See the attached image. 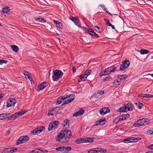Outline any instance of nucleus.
<instances>
[{
  "instance_id": "nucleus-1",
  "label": "nucleus",
  "mask_w": 153,
  "mask_h": 153,
  "mask_svg": "<svg viewBox=\"0 0 153 153\" xmlns=\"http://www.w3.org/2000/svg\"><path fill=\"white\" fill-rule=\"evenodd\" d=\"M72 136L70 130L68 129L62 130L56 138V140L60 142H68Z\"/></svg>"
},
{
  "instance_id": "nucleus-2",
  "label": "nucleus",
  "mask_w": 153,
  "mask_h": 153,
  "mask_svg": "<svg viewBox=\"0 0 153 153\" xmlns=\"http://www.w3.org/2000/svg\"><path fill=\"white\" fill-rule=\"evenodd\" d=\"M149 123V121L147 119L143 118L140 119L135 122L133 124L134 127H138L140 126L147 125Z\"/></svg>"
},
{
  "instance_id": "nucleus-3",
  "label": "nucleus",
  "mask_w": 153,
  "mask_h": 153,
  "mask_svg": "<svg viewBox=\"0 0 153 153\" xmlns=\"http://www.w3.org/2000/svg\"><path fill=\"white\" fill-rule=\"evenodd\" d=\"M63 73L60 70H56L53 74L52 78L53 81H57L62 77Z\"/></svg>"
},
{
  "instance_id": "nucleus-4",
  "label": "nucleus",
  "mask_w": 153,
  "mask_h": 153,
  "mask_svg": "<svg viewBox=\"0 0 153 153\" xmlns=\"http://www.w3.org/2000/svg\"><path fill=\"white\" fill-rule=\"evenodd\" d=\"M116 69V67L114 66H111L107 68L103 72H101L100 74V76H102L106 75L109 74L111 73L114 71Z\"/></svg>"
},
{
  "instance_id": "nucleus-5",
  "label": "nucleus",
  "mask_w": 153,
  "mask_h": 153,
  "mask_svg": "<svg viewBox=\"0 0 153 153\" xmlns=\"http://www.w3.org/2000/svg\"><path fill=\"white\" fill-rule=\"evenodd\" d=\"M25 112L26 111H22L20 112H17L15 114L10 116L8 117V118L10 120H11V119L14 120L19 117L21 116L22 114H24Z\"/></svg>"
},
{
  "instance_id": "nucleus-6",
  "label": "nucleus",
  "mask_w": 153,
  "mask_h": 153,
  "mask_svg": "<svg viewBox=\"0 0 153 153\" xmlns=\"http://www.w3.org/2000/svg\"><path fill=\"white\" fill-rule=\"evenodd\" d=\"M29 138L27 135L22 136L18 140L16 144L18 145L20 144L25 143L28 140Z\"/></svg>"
},
{
  "instance_id": "nucleus-7",
  "label": "nucleus",
  "mask_w": 153,
  "mask_h": 153,
  "mask_svg": "<svg viewBox=\"0 0 153 153\" xmlns=\"http://www.w3.org/2000/svg\"><path fill=\"white\" fill-rule=\"evenodd\" d=\"M81 28L85 31L87 33L90 34L91 36H95L97 37H98L97 34L91 28H87L85 27H81Z\"/></svg>"
},
{
  "instance_id": "nucleus-8",
  "label": "nucleus",
  "mask_w": 153,
  "mask_h": 153,
  "mask_svg": "<svg viewBox=\"0 0 153 153\" xmlns=\"http://www.w3.org/2000/svg\"><path fill=\"white\" fill-rule=\"evenodd\" d=\"M45 129V127L41 126L38 127L34 129L31 132V133L33 134L36 135L39 134L40 132L44 131Z\"/></svg>"
},
{
  "instance_id": "nucleus-9",
  "label": "nucleus",
  "mask_w": 153,
  "mask_h": 153,
  "mask_svg": "<svg viewBox=\"0 0 153 153\" xmlns=\"http://www.w3.org/2000/svg\"><path fill=\"white\" fill-rule=\"evenodd\" d=\"M59 122L58 121H54L51 122L49 124L48 127V130L51 131L54 129L59 124Z\"/></svg>"
},
{
  "instance_id": "nucleus-10",
  "label": "nucleus",
  "mask_w": 153,
  "mask_h": 153,
  "mask_svg": "<svg viewBox=\"0 0 153 153\" xmlns=\"http://www.w3.org/2000/svg\"><path fill=\"white\" fill-rule=\"evenodd\" d=\"M130 65L129 60H125L121 65L120 67V70L121 71L128 68Z\"/></svg>"
},
{
  "instance_id": "nucleus-11",
  "label": "nucleus",
  "mask_w": 153,
  "mask_h": 153,
  "mask_svg": "<svg viewBox=\"0 0 153 153\" xmlns=\"http://www.w3.org/2000/svg\"><path fill=\"white\" fill-rule=\"evenodd\" d=\"M71 150V148L69 146H62L60 147L56 148V150L58 151H60L64 152L66 151H70Z\"/></svg>"
},
{
  "instance_id": "nucleus-12",
  "label": "nucleus",
  "mask_w": 153,
  "mask_h": 153,
  "mask_svg": "<svg viewBox=\"0 0 153 153\" xmlns=\"http://www.w3.org/2000/svg\"><path fill=\"white\" fill-rule=\"evenodd\" d=\"M16 100L14 98H9L7 102V106L10 107L14 105L16 103Z\"/></svg>"
},
{
  "instance_id": "nucleus-13",
  "label": "nucleus",
  "mask_w": 153,
  "mask_h": 153,
  "mask_svg": "<svg viewBox=\"0 0 153 153\" xmlns=\"http://www.w3.org/2000/svg\"><path fill=\"white\" fill-rule=\"evenodd\" d=\"M75 98V95L74 94H71L69 96H68L67 100L65 101L63 104H68L69 102L73 101Z\"/></svg>"
},
{
  "instance_id": "nucleus-14",
  "label": "nucleus",
  "mask_w": 153,
  "mask_h": 153,
  "mask_svg": "<svg viewBox=\"0 0 153 153\" xmlns=\"http://www.w3.org/2000/svg\"><path fill=\"white\" fill-rule=\"evenodd\" d=\"M48 85V83L45 82H43L41 85H39L37 87V91H39L40 90L43 89Z\"/></svg>"
},
{
  "instance_id": "nucleus-15",
  "label": "nucleus",
  "mask_w": 153,
  "mask_h": 153,
  "mask_svg": "<svg viewBox=\"0 0 153 153\" xmlns=\"http://www.w3.org/2000/svg\"><path fill=\"white\" fill-rule=\"evenodd\" d=\"M109 111V110L107 108L104 107L100 109V113L101 115H103Z\"/></svg>"
},
{
  "instance_id": "nucleus-16",
  "label": "nucleus",
  "mask_w": 153,
  "mask_h": 153,
  "mask_svg": "<svg viewBox=\"0 0 153 153\" xmlns=\"http://www.w3.org/2000/svg\"><path fill=\"white\" fill-rule=\"evenodd\" d=\"M84 110L83 109L80 108L73 114V116L78 117L80 116L82 114L84 113Z\"/></svg>"
},
{
  "instance_id": "nucleus-17",
  "label": "nucleus",
  "mask_w": 153,
  "mask_h": 153,
  "mask_svg": "<svg viewBox=\"0 0 153 153\" xmlns=\"http://www.w3.org/2000/svg\"><path fill=\"white\" fill-rule=\"evenodd\" d=\"M127 78L126 75H120L116 77V79L118 81H120V82L121 83L123 81Z\"/></svg>"
},
{
  "instance_id": "nucleus-18",
  "label": "nucleus",
  "mask_w": 153,
  "mask_h": 153,
  "mask_svg": "<svg viewBox=\"0 0 153 153\" xmlns=\"http://www.w3.org/2000/svg\"><path fill=\"white\" fill-rule=\"evenodd\" d=\"M125 106L127 109V111H131L133 109V106L130 103H128L124 104Z\"/></svg>"
},
{
  "instance_id": "nucleus-19",
  "label": "nucleus",
  "mask_w": 153,
  "mask_h": 153,
  "mask_svg": "<svg viewBox=\"0 0 153 153\" xmlns=\"http://www.w3.org/2000/svg\"><path fill=\"white\" fill-rule=\"evenodd\" d=\"M94 137H86L85 138V143H92L94 140Z\"/></svg>"
},
{
  "instance_id": "nucleus-20",
  "label": "nucleus",
  "mask_w": 153,
  "mask_h": 153,
  "mask_svg": "<svg viewBox=\"0 0 153 153\" xmlns=\"http://www.w3.org/2000/svg\"><path fill=\"white\" fill-rule=\"evenodd\" d=\"M9 11V7H5L3 8L2 11L1 12V14L4 16H6V15H4V14L7 13V14Z\"/></svg>"
},
{
  "instance_id": "nucleus-21",
  "label": "nucleus",
  "mask_w": 153,
  "mask_h": 153,
  "mask_svg": "<svg viewBox=\"0 0 153 153\" xmlns=\"http://www.w3.org/2000/svg\"><path fill=\"white\" fill-rule=\"evenodd\" d=\"M55 114L54 108L53 107L51 109L49 110L48 115V116H53Z\"/></svg>"
},
{
  "instance_id": "nucleus-22",
  "label": "nucleus",
  "mask_w": 153,
  "mask_h": 153,
  "mask_svg": "<svg viewBox=\"0 0 153 153\" xmlns=\"http://www.w3.org/2000/svg\"><path fill=\"white\" fill-rule=\"evenodd\" d=\"M23 73L26 78H28L30 81L32 80V78L30 76L29 73L26 71H24L23 72Z\"/></svg>"
},
{
  "instance_id": "nucleus-23",
  "label": "nucleus",
  "mask_w": 153,
  "mask_h": 153,
  "mask_svg": "<svg viewBox=\"0 0 153 153\" xmlns=\"http://www.w3.org/2000/svg\"><path fill=\"white\" fill-rule=\"evenodd\" d=\"M9 114L7 113H2L0 114V120H3L6 117H8Z\"/></svg>"
},
{
  "instance_id": "nucleus-24",
  "label": "nucleus",
  "mask_w": 153,
  "mask_h": 153,
  "mask_svg": "<svg viewBox=\"0 0 153 153\" xmlns=\"http://www.w3.org/2000/svg\"><path fill=\"white\" fill-rule=\"evenodd\" d=\"M105 123V120L100 119L99 120L98 122H96V126L98 125L99 124L100 125H102Z\"/></svg>"
},
{
  "instance_id": "nucleus-25",
  "label": "nucleus",
  "mask_w": 153,
  "mask_h": 153,
  "mask_svg": "<svg viewBox=\"0 0 153 153\" xmlns=\"http://www.w3.org/2000/svg\"><path fill=\"white\" fill-rule=\"evenodd\" d=\"M97 153H104L106 151V149H104L101 148H97Z\"/></svg>"
},
{
  "instance_id": "nucleus-26",
  "label": "nucleus",
  "mask_w": 153,
  "mask_h": 153,
  "mask_svg": "<svg viewBox=\"0 0 153 153\" xmlns=\"http://www.w3.org/2000/svg\"><path fill=\"white\" fill-rule=\"evenodd\" d=\"M74 22L78 27H80L81 28V24L79 21V19L78 18H76V19L74 20Z\"/></svg>"
},
{
  "instance_id": "nucleus-27",
  "label": "nucleus",
  "mask_w": 153,
  "mask_h": 153,
  "mask_svg": "<svg viewBox=\"0 0 153 153\" xmlns=\"http://www.w3.org/2000/svg\"><path fill=\"white\" fill-rule=\"evenodd\" d=\"M75 142L77 144L85 143V138L77 139L75 141Z\"/></svg>"
},
{
  "instance_id": "nucleus-28",
  "label": "nucleus",
  "mask_w": 153,
  "mask_h": 153,
  "mask_svg": "<svg viewBox=\"0 0 153 153\" xmlns=\"http://www.w3.org/2000/svg\"><path fill=\"white\" fill-rule=\"evenodd\" d=\"M115 119L116 120H117V122H119L123 120H126V118L125 116H124L123 115L118 117L117 118H116Z\"/></svg>"
},
{
  "instance_id": "nucleus-29",
  "label": "nucleus",
  "mask_w": 153,
  "mask_h": 153,
  "mask_svg": "<svg viewBox=\"0 0 153 153\" xmlns=\"http://www.w3.org/2000/svg\"><path fill=\"white\" fill-rule=\"evenodd\" d=\"M11 47L13 50L16 53L19 50L18 47L15 45H11Z\"/></svg>"
},
{
  "instance_id": "nucleus-30",
  "label": "nucleus",
  "mask_w": 153,
  "mask_h": 153,
  "mask_svg": "<svg viewBox=\"0 0 153 153\" xmlns=\"http://www.w3.org/2000/svg\"><path fill=\"white\" fill-rule=\"evenodd\" d=\"M134 104L136 105L139 109L142 108V107L143 106V104L141 103L139 101H137L134 103Z\"/></svg>"
},
{
  "instance_id": "nucleus-31",
  "label": "nucleus",
  "mask_w": 153,
  "mask_h": 153,
  "mask_svg": "<svg viewBox=\"0 0 153 153\" xmlns=\"http://www.w3.org/2000/svg\"><path fill=\"white\" fill-rule=\"evenodd\" d=\"M101 7H102V8L103 10V11L107 13L110 15L111 16H112V15L111 13H110L107 10V9L106 8L105 6L104 5H100Z\"/></svg>"
},
{
  "instance_id": "nucleus-32",
  "label": "nucleus",
  "mask_w": 153,
  "mask_h": 153,
  "mask_svg": "<svg viewBox=\"0 0 153 153\" xmlns=\"http://www.w3.org/2000/svg\"><path fill=\"white\" fill-rule=\"evenodd\" d=\"M85 75L84 74L80 75L79 77L80 80H79L78 81L80 82L81 81H84L85 80V79L87 77H85Z\"/></svg>"
},
{
  "instance_id": "nucleus-33",
  "label": "nucleus",
  "mask_w": 153,
  "mask_h": 153,
  "mask_svg": "<svg viewBox=\"0 0 153 153\" xmlns=\"http://www.w3.org/2000/svg\"><path fill=\"white\" fill-rule=\"evenodd\" d=\"M10 151L11 153H13L14 152H16L17 151V149L16 147H11L9 148L8 149H7Z\"/></svg>"
},
{
  "instance_id": "nucleus-34",
  "label": "nucleus",
  "mask_w": 153,
  "mask_h": 153,
  "mask_svg": "<svg viewBox=\"0 0 153 153\" xmlns=\"http://www.w3.org/2000/svg\"><path fill=\"white\" fill-rule=\"evenodd\" d=\"M32 153H42V150L39 149H36L34 150H32L31 151Z\"/></svg>"
},
{
  "instance_id": "nucleus-35",
  "label": "nucleus",
  "mask_w": 153,
  "mask_h": 153,
  "mask_svg": "<svg viewBox=\"0 0 153 153\" xmlns=\"http://www.w3.org/2000/svg\"><path fill=\"white\" fill-rule=\"evenodd\" d=\"M119 111L121 112H125L128 111L127 109H126V107L125 106V105H124V106L121 107L119 109Z\"/></svg>"
},
{
  "instance_id": "nucleus-36",
  "label": "nucleus",
  "mask_w": 153,
  "mask_h": 153,
  "mask_svg": "<svg viewBox=\"0 0 153 153\" xmlns=\"http://www.w3.org/2000/svg\"><path fill=\"white\" fill-rule=\"evenodd\" d=\"M140 53L141 54H146L148 53L149 51L146 49H142L140 51Z\"/></svg>"
},
{
  "instance_id": "nucleus-37",
  "label": "nucleus",
  "mask_w": 153,
  "mask_h": 153,
  "mask_svg": "<svg viewBox=\"0 0 153 153\" xmlns=\"http://www.w3.org/2000/svg\"><path fill=\"white\" fill-rule=\"evenodd\" d=\"M97 148L91 149L88 152V153H97Z\"/></svg>"
},
{
  "instance_id": "nucleus-38",
  "label": "nucleus",
  "mask_w": 153,
  "mask_h": 153,
  "mask_svg": "<svg viewBox=\"0 0 153 153\" xmlns=\"http://www.w3.org/2000/svg\"><path fill=\"white\" fill-rule=\"evenodd\" d=\"M131 137L129 138L125 139L123 140V142L126 143H131L132 141H131Z\"/></svg>"
},
{
  "instance_id": "nucleus-39",
  "label": "nucleus",
  "mask_w": 153,
  "mask_h": 153,
  "mask_svg": "<svg viewBox=\"0 0 153 153\" xmlns=\"http://www.w3.org/2000/svg\"><path fill=\"white\" fill-rule=\"evenodd\" d=\"M64 101V99L60 97L57 100L56 104H59Z\"/></svg>"
},
{
  "instance_id": "nucleus-40",
  "label": "nucleus",
  "mask_w": 153,
  "mask_h": 153,
  "mask_svg": "<svg viewBox=\"0 0 153 153\" xmlns=\"http://www.w3.org/2000/svg\"><path fill=\"white\" fill-rule=\"evenodd\" d=\"M149 94H140L138 95V97H146V98H149Z\"/></svg>"
},
{
  "instance_id": "nucleus-41",
  "label": "nucleus",
  "mask_w": 153,
  "mask_h": 153,
  "mask_svg": "<svg viewBox=\"0 0 153 153\" xmlns=\"http://www.w3.org/2000/svg\"><path fill=\"white\" fill-rule=\"evenodd\" d=\"M36 20L38 22H46V21L45 20V19L44 18L42 19L40 18H37Z\"/></svg>"
},
{
  "instance_id": "nucleus-42",
  "label": "nucleus",
  "mask_w": 153,
  "mask_h": 153,
  "mask_svg": "<svg viewBox=\"0 0 153 153\" xmlns=\"http://www.w3.org/2000/svg\"><path fill=\"white\" fill-rule=\"evenodd\" d=\"M131 139V141H132V142H133V141L136 142L138 140H141V138L139 137H132Z\"/></svg>"
},
{
  "instance_id": "nucleus-43",
  "label": "nucleus",
  "mask_w": 153,
  "mask_h": 153,
  "mask_svg": "<svg viewBox=\"0 0 153 153\" xmlns=\"http://www.w3.org/2000/svg\"><path fill=\"white\" fill-rule=\"evenodd\" d=\"M147 133L149 135L153 134V128L148 130L147 131Z\"/></svg>"
},
{
  "instance_id": "nucleus-44",
  "label": "nucleus",
  "mask_w": 153,
  "mask_h": 153,
  "mask_svg": "<svg viewBox=\"0 0 153 153\" xmlns=\"http://www.w3.org/2000/svg\"><path fill=\"white\" fill-rule=\"evenodd\" d=\"M91 72V70L86 71L84 73L85 75V77H88V76L90 74Z\"/></svg>"
},
{
  "instance_id": "nucleus-45",
  "label": "nucleus",
  "mask_w": 153,
  "mask_h": 153,
  "mask_svg": "<svg viewBox=\"0 0 153 153\" xmlns=\"http://www.w3.org/2000/svg\"><path fill=\"white\" fill-rule=\"evenodd\" d=\"M62 109V108H60L59 107H56L54 108V110L56 112L57 114L60 112L59 111H60Z\"/></svg>"
},
{
  "instance_id": "nucleus-46",
  "label": "nucleus",
  "mask_w": 153,
  "mask_h": 153,
  "mask_svg": "<svg viewBox=\"0 0 153 153\" xmlns=\"http://www.w3.org/2000/svg\"><path fill=\"white\" fill-rule=\"evenodd\" d=\"M120 83V81H118L117 79L114 81L113 82V84L115 85H119Z\"/></svg>"
},
{
  "instance_id": "nucleus-47",
  "label": "nucleus",
  "mask_w": 153,
  "mask_h": 153,
  "mask_svg": "<svg viewBox=\"0 0 153 153\" xmlns=\"http://www.w3.org/2000/svg\"><path fill=\"white\" fill-rule=\"evenodd\" d=\"M56 25L59 29H61L62 28V24L59 22L58 24H57Z\"/></svg>"
},
{
  "instance_id": "nucleus-48",
  "label": "nucleus",
  "mask_w": 153,
  "mask_h": 153,
  "mask_svg": "<svg viewBox=\"0 0 153 153\" xmlns=\"http://www.w3.org/2000/svg\"><path fill=\"white\" fill-rule=\"evenodd\" d=\"M7 61L6 60H0V65H2L3 63H6Z\"/></svg>"
},
{
  "instance_id": "nucleus-49",
  "label": "nucleus",
  "mask_w": 153,
  "mask_h": 153,
  "mask_svg": "<svg viewBox=\"0 0 153 153\" xmlns=\"http://www.w3.org/2000/svg\"><path fill=\"white\" fill-rule=\"evenodd\" d=\"M8 149L9 148L4 149L3 150V152L5 153H10V151L7 149Z\"/></svg>"
},
{
  "instance_id": "nucleus-50",
  "label": "nucleus",
  "mask_w": 153,
  "mask_h": 153,
  "mask_svg": "<svg viewBox=\"0 0 153 153\" xmlns=\"http://www.w3.org/2000/svg\"><path fill=\"white\" fill-rule=\"evenodd\" d=\"M110 78V77L109 76L106 77L103 80V82H105L106 81H108Z\"/></svg>"
},
{
  "instance_id": "nucleus-51",
  "label": "nucleus",
  "mask_w": 153,
  "mask_h": 153,
  "mask_svg": "<svg viewBox=\"0 0 153 153\" xmlns=\"http://www.w3.org/2000/svg\"><path fill=\"white\" fill-rule=\"evenodd\" d=\"M95 27L97 29H96V30L98 32H99L100 33L101 31L100 30V27L97 26H95Z\"/></svg>"
},
{
  "instance_id": "nucleus-52",
  "label": "nucleus",
  "mask_w": 153,
  "mask_h": 153,
  "mask_svg": "<svg viewBox=\"0 0 153 153\" xmlns=\"http://www.w3.org/2000/svg\"><path fill=\"white\" fill-rule=\"evenodd\" d=\"M147 148L153 149V144L147 146Z\"/></svg>"
},
{
  "instance_id": "nucleus-53",
  "label": "nucleus",
  "mask_w": 153,
  "mask_h": 153,
  "mask_svg": "<svg viewBox=\"0 0 153 153\" xmlns=\"http://www.w3.org/2000/svg\"><path fill=\"white\" fill-rule=\"evenodd\" d=\"M73 73L74 74L76 72V68L74 66H73L72 68Z\"/></svg>"
},
{
  "instance_id": "nucleus-54",
  "label": "nucleus",
  "mask_w": 153,
  "mask_h": 153,
  "mask_svg": "<svg viewBox=\"0 0 153 153\" xmlns=\"http://www.w3.org/2000/svg\"><path fill=\"white\" fill-rule=\"evenodd\" d=\"M70 19L73 22L74 20H75L76 18H75L74 17H70Z\"/></svg>"
},
{
  "instance_id": "nucleus-55",
  "label": "nucleus",
  "mask_w": 153,
  "mask_h": 153,
  "mask_svg": "<svg viewBox=\"0 0 153 153\" xmlns=\"http://www.w3.org/2000/svg\"><path fill=\"white\" fill-rule=\"evenodd\" d=\"M103 93H104V91H103L100 90L98 91V94L100 95H102Z\"/></svg>"
},
{
  "instance_id": "nucleus-56",
  "label": "nucleus",
  "mask_w": 153,
  "mask_h": 153,
  "mask_svg": "<svg viewBox=\"0 0 153 153\" xmlns=\"http://www.w3.org/2000/svg\"><path fill=\"white\" fill-rule=\"evenodd\" d=\"M106 24L109 26L111 25V24L110 23V22L108 20H107L106 21Z\"/></svg>"
},
{
  "instance_id": "nucleus-57",
  "label": "nucleus",
  "mask_w": 153,
  "mask_h": 153,
  "mask_svg": "<svg viewBox=\"0 0 153 153\" xmlns=\"http://www.w3.org/2000/svg\"><path fill=\"white\" fill-rule=\"evenodd\" d=\"M124 116H125L126 119H128L130 115L128 114H124L123 115Z\"/></svg>"
},
{
  "instance_id": "nucleus-58",
  "label": "nucleus",
  "mask_w": 153,
  "mask_h": 153,
  "mask_svg": "<svg viewBox=\"0 0 153 153\" xmlns=\"http://www.w3.org/2000/svg\"><path fill=\"white\" fill-rule=\"evenodd\" d=\"M62 98L64 99V100L66 99V98H68V96L66 95L65 97V96H63L62 97Z\"/></svg>"
},
{
  "instance_id": "nucleus-59",
  "label": "nucleus",
  "mask_w": 153,
  "mask_h": 153,
  "mask_svg": "<svg viewBox=\"0 0 153 153\" xmlns=\"http://www.w3.org/2000/svg\"><path fill=\"white\" fill-rule=\"evenodd\" d=\"M4 94H0V100H1V98L3 97Z\"/></svg>"
},
{
  "instance_id": "nucleus-60",
  "label": "nucleus",
  "mask_w": 153,
  "mask_h": 153,
  "mask_svg": "<svg viewBox=\"0 0 153 153\" xmlns=\"http://www.w3.org/2000/svg\"><path fill=\"white\" fill-rule=\"evenodd\" d=\"M53 21L57 25V24H58L59 22L57 20H54Z\"/></svg>"
},
{
  "instance_id": "nucleus-61",
  "label": "nucleus",
  "mask_w": 153,
  "mask_h": 153,
  "mask_svg": "<svg viewBox=\"0 0 153 153\" xmlns=\"http://www.w3.org/2000/svg\"><path fill=\"white\" fill-rule=\"evenodd\" d=\"M109 26H111L113 29H115V28L114 26L111 24V25H109Z\"/></svg>"
},
{
  "instance_id": "nucleus-62",
  "label": "nucleus",
  "mask_w": 153,
  "mask_h": 153,
  "mask_svg": "<svg viewBox=\"0 0 153 153\" xmlns=\"http://www.w3.org/2000/svg\"><path fill=\"white\" fill-rule=\"evenodd\" d=\"M69 123V121L68 120L66 121L65 124L66 125H68Z\"/></svg>"
},
{
  "instance_id": "nucleus-63",
  "label": "nucleus",
  "mask_w": 153,
  "mask_h": 153,
  "mask_svg": "<svg viewBox=\"0 0 153 153\" xmlns=\"http://www.w3.org/2000/svg\"><path fill=\"white\" fill-rule=\"evenodd\" d=\"M149 97H153V95H151V94H149Z\"/></svg>"
},
{
  "instance_id": "nucleus-64",
  "label": "nucleus",
  "mask_w": 153,
  "mask_h": 153,
  "mask_svg": "<svg viewBox=\"0 0 153 153\" xmlns=\"http://www.w3.org/2000/svg\"><path fill=\"white\" fill-rule=\"evenodd\" d=\"M150 75V76H152V77H153V74H147V75Z\"/></svg>"
}]
</instances>
